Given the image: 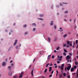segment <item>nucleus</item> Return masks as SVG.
I'll return each instance as SVG.
<instances>
[{"instance_id": "nucleus-1", "label": "nucleus", "mask_w": 78, "mask_h": 78, "mask_svg": "<svg viewBox=\"0 0 78 78\" xmlns=\"http://www.w3.org/2000/svg\"><path fill=\"white\" fill-rule=\"evenodd\" d=\"M23 73L22 72L21 74L19 76V78H22V76H23Z\"/></svg>"}, {"instance_id": "nucleus-2", "label": "nucleus", "mask_w": 78, "mask_h": 78, "mask_svg": "<svg viewBox=\"0 0 78 78\" xmlns=\"http://www.w3.org/2000/svg\"><path fill=\"white\" fill-rule=\"evenodd\" d=\"M71 68V65H70L69 66L67 67V70L69 71L70 70V68Z\"/></svg>"}, {"instance_id": "nucleus-3", "label": "nucleus", "mask_w": 78, "mask_h": 78, "mask_svg": "<svg viewBox=\"0 0 78 78\" xmlns=\"http://www.w3.org/2000/svg\"><path fill=\"white\" fill-rule=\"evenodd\" d=\"M70 59V56L69 55H67L66 57V59L69 60V59Z\"/></svg>"}, {"instance_id": "nucleus-4", "label": "nucleus", "mask_w": 78, "mask_h": 78, "mask_svg": "<svg viewBox=\"0 0 78 78\" xmlns=\"http://www.w3.org/2000/svg\"><path fill=\"white\" fill-rule=\"evenodd\" d=\"M17 40H16L14 43V46H15V45H16V44H17Z\"/></svg>"}, {"instance_id": "nucleus-5", "label": "nucleus", "mask_w": 78, "mask_h": 78, "mask_svg": "<svg viewBox=\"0 0 78 78\" xmlns=\"http://www.w3.org/2000/svg\"><path fill=\"white\" fill-rule=\"evenodd\" d=\"M66 42H67V44L68 45L70 44H70H71L72 43V42H69V41H67Z\"/></svg>"}, {"instance_id": "nucleus-6", "label": "nucleus", "mask_w": 78, "mask_h": 78, "mask_svg": "<svg viewBox=\"0 0 78 78\" xmlns=\"http://www.w3.org/2000/svg\"><path fill=\"white\" fill-rule=\"evenodd\" d=\"M2 66H5V65H6V63L5 62H4L2 63Z\"/></svg>"}, {"instance_id": "nucleus-7", "label": "nucleus", "mask_w": 78, "mask_h": 78, "mask_svg": "<svg viewBox=\"0 0 78 78\" xmlns=\"http://www.w3.org/2000/svg\"><path fill=\"white\" fill-rule=\"evenodd\" d=\"M71 72H73L74 71V68H72L71 69Z\"/></svg>"}, {"instance_id": "nucleus-8", "label": "nucleus", "mask_w": 78, "mask_h": 78, "mask_svg": "<svg viewBox=\"0 0 78 78\" xmlns=\"http://www.w3.org/2000/svg\"><path fill=\"white\" fill-rule=\"evenodd\" d=\"M31 75L32 76H33V70H32L31 72Z\"/></svg>"}, {"instance_id": "nucleus-9", "label": "nucleus", "mask_w": 78, "mask_h": 78, "mask_svg": "<svg viewBox=\"0 0 78 78\" xmlns=\"http://www.w3.org/2000/svg\"><path fill=\"white\" fill-rule=\"evenodd\" d=\"M58 76H59V78H62V74L59 75Z\"/></svg>"}, {"instance_id": "nucleus-10", "label": "nucleus", "mask_w": 78, "mask_h": 78, "mask_svg": "<svg viewBox=\"0 0 78 78\" xmlns=\"http://www.w3.org/2000/svg\"><path fill=\"white\" fill-rule=\"evenodd\" d=\"M67 34H66L63 36V37L65 38L66 37H67Z\"/></svg>"}, {"instance_id": "nucleus-11", "label": "nucleus", "mask_w": 78, "mask_h": 78, "mask_svg": "<svg viewBox=\"0 0 78 78\" xmlns=\"http://www.w3.org/2000/svg\"><path fill=\"white\" fill-rule=\"evenodd\" d=\"M51 25L52 26V25H53V21H51Z\"/></svg>"}, {"instance_id": "nucleus-12", "label": "nucleus", "mask_w": 78, "mask_h": 78, "mask_svg": "<svg viewBox=\"0 0 78 78\" xmlns=\"http://www.w3.org/2000/svg\"><path fill=\"white\" fill-rule=\"evenodd\" d=\"M51 67H50L49 68V72H51Z\"/></svg>"}, {"instance_id": "nucleus-13", "label": "nucleus", "mask_w": 78, "mask_h": 78, "mask_svg": "<svg viewBox=\"0 0 78 78\" xmlns=\"http://www.w3.org/2000/svg\"><path fill=\"white\" fill-rule=\"evenodd\" d=\"M50 56H51V55H48V59H50Z\"/></svg>"}, {"instance_id": "nucleus-14", "label": "nucleus", "mask_w": 78, "mask_h": 78, "mask_svg": "<svg viewBox=\"0 0 78 78\" xmlns=\"http://www.w3.org/2000/svg\"><path fill=\"white\" fill-rule=\"evenodd\" d=\"M8 68L9 69V70H11V66H9L8 67Z\"/></svg>"}, {"instance_id": "nucleus-15", "label": "nucleus", "mask_w": 78, "mask_h": 78, "mask_svg": "<svg viewBox=\"0 0 78 78\" xmlns=\"http://www.w3.org/2000/svg\"><path fill=\"white\" fill-rule=\"evenodd\" d=\"M32 26L36 27V25L35 23H33L32 24Z\"/></svg>"}, {"instance_id": "nucleus-16", "label": "nucleus", "mask_w": 78, "mask_h": 78, "mask_svg": "<svg viewBox=\"0 0 78 78\" xmlns=\"http://www.w3.org/2000/svg\"><path fill=\"white\" fill-rule=\"evenodd\" d=\"M64 67H62V66H61L60 67V69H61L62 70H64Z\"/></svg>"}, {"instance_id": "nucleus-17", "label": "nucleus", "mask_w": 78, "mask_h": 78, "mask_svg": "<svg viewBox=\"0 0 78 78\" xmlns=\"http://www.w3.org/2000/svg\"><path fill=\"white\" fill-rule=\"evenodd\" d=\"M63 75L64 76H66V74L65 73H63Z\"/></svg>"}, {"instance_id": "nucleus-18", "label": "nucleus", "mask_w": 78, "mask_h": 78, "mask_svg": "<svg viewBox=\"0 0 78 78\" xmlns=\"http://www.w3.org/2000/svg\"><path fill=\"white\" fill-rule=\"evenodd\" d=\"M58 58H62V56H60L59 57V56H58Z\"/></svg>"}, {"instance_id": "nucleus-19", "label": "nucleus", "mask_w": 78, "mask_h": 78, "mask_svg": "<svg viewBox=\"0 0 78 78\" xmlns=\"http://www.w3.org/2000/svg\"><path fill=\"white\" fill-rule=\"evenodd\" d=\"M48 41L49 42H50V41H51V39H50V38L49 37H48Z\"/></svg>"}, {"instance_id": "nucleus-20", "label": "nucleus", "mask_w": 78, "mask_h": 78, "mask_svg": "<svg viewBox=\"0 0 78 78\" xmlns=\"http://www.w3.org/2000/svg\"><path fill=\"white\" fill-rule=\"evenodd\" d=\"M9 76H11V75H12V73H10L9 74Z\"/></svg>"}, {"instance_id": "nucleus-21", "label": "nucleus", "mask_w": 78, "mask_h": 78, "mask_svg": "<svg viewBox=\"0 0 78 78\" xmlns=\"http://www.w3.org/2000/svg\"><path fill=\"white\" fill-rule=\"evenodd\" d=\"M59 29L61 30H60V31H63V30H62V28H60Z\"/></svg>"}, {"instance_id": "nucleus-22", "label": "nucleus", "mask_w": 78, "mask_h": 78, "mask_svg": "<svg viewBox=\"0 0 78 78\" xmlns=\"http://www.w3.org/2000/svg\"><path fill=\"white\" fill-rule=\"evenodd\" d=\"M64 52H65V53H67V51L66 50V49H64Z\"/></svg>"}, {"instance_id": "nucleus-23", "label": "nucleus", "mask_w": 78, "mask_h": 78, "mask_svg": "<svg viewBox=\"0 0 78 78\" xmlns=\"http://www.w3.org/2000/svg\"><path fill=\"white\" fill-rule=\"evenodd\" d=\"M39 16L41 17H43V16H44V15H43L40 14V15Z\"/></svg>"}, {"instance_id": "nucleus-24", "label": "nucleus", "mask_w": 78, "mask_h": 78, "mask_svg": "<svg viewBox=\"0 0 78 78\" xmlns=\"http://www.w3.org/2000/svg\"><path fill=\"white\" fill-rule=\"evenodd\" d=\"M38 20H43L44 19H42V18H38Z\"/></svg>"}, {"instance_id": "nucleus-25", "label": "nucleus", "mask_w": 78, "mask_h": 78, "mask_svg": "<svg viewBox=\"0 0 78 78\" xmlns=\"http://www.w3.org/2000/svg\"><path fill=\"white\" fill-rule=\"evenodd\" d=\"M75 64L76 66H77V65H78V62H75Z\"/></svg>"}, {"instance_id": "nucleus-26", "label": "nucleus", "mask_w": 78, "mask_h": 78, "mask_svg": "<svg viewBox=\"0 0 78 78\" xmlns=\"http://www.w3.org/2000/svg\"><path fill=\"white\" fill-rule=\"evenodd\" d=\"M65 14H67V13H68V11H65Z\"/></svg>"}, {"instance_id": "nucleus-27", "label": "nucleus", "mask_w": 78, "mask_h": 78, "mask_svg": "<svg viewBox=\"0 0 78 78\" xmlns=\"http://www.w3.org/2000/svg\"><path fill=\"white\" fill-rule=\"evenodd\" d=\"M36 30V28H34L33 29V31H34Z\"/></svg>"}, {"instance_id": "nucleus-28", "label": "nucleus", "mask_w": 78, "mask_h": 78, "mask_svg": "<svg viewBox=\"0 0 78 78\" xmlns=\"http://www.w3.org/2000/svg\"><path fill=\"white\" fill-rule=\"evenodd\" d=\"M63 55L64 56H66V53L65 52H64L63 53Z\"/></svg>"}, {"instance_id": "nucleus-29", "label": "nucleus", "mask_w": 78, "mask_h": 78, "mask_svg": "<svg viewBox=\"0 0 78 78\" xmlns=\"http://www.w3.org/2000/svg\"><path fill=\"white\" fill-rule=\"evenodd\" d=\"M47 69H46L45 70H44L45 73H46L47 72Z\"/></svg>"}, {"instance_id": "nucleus-30", "label": "nucleus", "mask_w": 78, "mask_h": 78, "mask_svg": "<svg viewBox=\"0 0 78 78\" xmlns=\"http://www.w3.org/2000/svg\"><path fill=\"white\" fill-rule=\"evenodd\" d=\"M23 27H24V28H26V27H27V25L25 24L24 25V26H23Z\"/></svg>"}, {"instance_id": "nucleus-31", "label": "nucleus", "mask_w": 78, "mask_h": 78, "mask_svg": "<svg viewBox=\"0 0 78 78\" xmlns=\"http://www.w3.org/2000/svg\"><path fill=\"white\" fill-rule=\"evenodd\" d=\"M62 67H64V64H62Z\"/></svg>"}, {"instance_id": "nucleus-32", "label": "nucleus", "mask_w": 78, "mask_h": 78, "mask_svg": "<svg viewBox=\"0 0 78 78\" xmlns=\"http://www.w3.org/2000/svg\"><path fill=\"white\" fill-rule=\"evenodd\" d=\"M78 44V40H76V45H77V44Z\"/></svg>"}, {"instance_id": "nucleus-33", "label": "nucleus", "mask_w": 78, "mask_h": 78, "mask_svg": "<svg viewBox=\"0 0 78 78\" xmlns=\"http://www.w3.org/2000/svg\"><path fill=\"white\" fill-rule=\"evenodd\" d=\"M59 48H60L59 47H57V49H56L57 50H59Z\"/></svg>"}, {"instance_id": "nucleus-34", "label": "nucleus", "mask_w": 78, "mask_h": 78, "mask_svg": "<svg viewBox=\"0 0 78 78\" xmlns=\"http://www.w3.org/2000/svg\"><path fill=\"white\" fill-rule=\"evenodd\" d=\"M76 68H77V67H76V66H74V69H76Z\"/></svg>"}, {"instance_id": "nucleus-35", "label": "nucleus", "mask_w": 78, "mask_h": 78, "mask_svg": "<svg viewBox=\"0 0 78 78\" xmlns=\"http://www.w3.org/2000/svg\"><path fill=\"white\" fill-rule=\"evenodd\" d=\"M63 47H66V44H64L63 45Z\"/></svg>"}, {"instance_id": "nucleus-36", "label": "nucleus", "mask_w": 78, "mask_h": 78, "mask_svg": "<svg viewBox=\"0 0 78 78\" xmlns=\"http://www.w3.org/2000/svg\"><path fill=\"white\" fill-rule=\"evenodd\" d=\"M48 65H50V64H47L46 65V67H48Z\"/></svg>"}, {"instance_id": "nucleus-37", "label": "nucleus", "mask_w": 78, "mask_h": 78, "mask_svg": "<svg viewBox=\"0 0 78 78\" xmlns=\"http://www.w3.org/2000/svg\"><path fill=\"white\" fill-rule=\"evenodd\" d=\"M18 47H19V46H18V45H17L16 46V49H17L18 48Z\"/></svg>"}, {"instance_id": "nucleus-38", "label": "nucleus", "mask_w": 78, "mask_h": 78, "mask_svg": "<svg viewBox=\"0 0 78 78\" xmlns=\"http://www.w3.org/2000/svg\"><path fill=\"white\" fill-rule=\"evenodd\" d=\"M54 27L55 29H56V25H55Z\"/></svg>"}, {"instance_id": "nucleus-39", "label": "nucleus", "mask_w": 78, "mask_h": 78, "mask_svg": "<svg viewBox=\"0 0 78 78\" xmlns=\"http://www.w3.org/2000/svg\"><path fill=\"white\" fill-rule=\"evenodd\" d=\"M65 70L66 72L67 71V67H66L65 69Z\"/></svg>"}, {"instance_id": "nucleus-40", "label": "nucleus", "mask_w": 78, "mask_h": 78, "mask_svg": "<svg viewBox=\"0 0 78 78\" xmlns=\"http://www.w3.org/2000/svg\"><path fill=\"white\" fill-rule=\"evenodd\" d=\"M57 40V38L56 37H55V39L54 40V41H56Z\"/></svg>"}, {"instance_id": "nucleus-41", "label": "nucleus", "mask_w": 78, "mask_h": 78, "mask_svg": "<svg viewBox=\"0 0 78 78\" xmlns=\"http://www.w3.org/2000/svg\"><path fill=\"white\" fill-rule=\"evenodd\" d=\"M13 78H17V76H15Z\"/></svg>"}, {"instance_id": "nucleus-42", "label": "nucleus", "mask_w": 78, "mask_h": 78, "mask_svg": "<svg viewBox=\"0 0 78 78\" xmlns=\"http://www.w3.org/2000/svg\"><path fill=\"white\" fill-rule=\"evenodd\" d=\"M52 58L53 59H54L55 58V56H54V55H52Z\"/></svg>"}, {"instance_id": "nucleus-43", "label": "nucleus", "mask_w": 78, "mask_h": 78, "mask_svg": "<svg viewBox=\"0 0 78 78\" xmlns=\"http://www.w3.org/2000/svg\"><path fill=\"white\" fill-rule=\"evenodd\" d=\"M27 34H28V33H27V32H25V35H27Z\"/></svg>"}, {"instance_id": "nucleus-44", "label": "nucleus", "mask_w": 78, "mask_h": 78, "mask_svg": "<svg viewBox=\"0 0 78 78\" xmlns=\"http://www.w3.org/2000/svg\"><path fill=\"white\" fill-rule=\"evenodd\" d=\"M7 61H8V59L7 58H6L5 59V62H7Z\"/></svg>"}, {"instance_id": "nucleus-45", "label": "nucleus", "mask_w": 78, "mask_h": 78, "mask_svg": "<svg viewBox=\"0 0 78 78\" xmlns=\"http://www.w3.org/2000/svg\"><path fill=\"white\" fill-rule=\"evenodd\" d=\"M11 66H12V67H13L14 66L13 65V63H12V64H11Z\"/></svg>"}, {"instance_id": "nucleus-46", "label": "nucleus", "mask_w": 78, "mask_h": 78, "mask_svg": "<svg viewBox=\"0 0 78 78\" xmlns=\"http://www.w3.org/2000/svg\"><path fill=\"white\" fill-rule=\"evenodd\" d=\"M56 73L57 74H58V73H59V72H58V70L56 71Z\"/></svg>"}, {"instance_id": "nucleus-47", "label": "nucleus", "mask_w": 78, "mask_h": 78, "mask_svg": "<svg viewBox=\"0 0 78 78\" xmlns=\"http://www.w3.org/2000/svg\"><path fill=\"white\" fill-rule=\"evenodd\" d=\"M69 55L70 56H72V54H71V53H69Z\"/></svg>"}, {"instance_id": "nucleus-48", "label": "nucleus", "mask_w": 78, "mask_h": 78, "mask_svg": "<svg viewBox=\"0 0 78 78\" xmlns=\"http://www.w3.org/2000/svg\"><path fill=\"white\" fill-rule=\"evenodd\" d=\"M54 53H56V50H55L54 51Z\"/></svg>"}, {"instance_id": "nucleus-49", "label": "nucleus", "mask_w": 78, "mask_h": 78, "mask_svg": "<svg viewBox=\"0 0 78 78\" xmlns=\"http://www.w3.org/2000/svg\"><path fill=\"white\" fill-rule=\"evenodd\" d=\"M54 71H53V70L52 71L51 73V74H53V72H54Z\"/></svg>"}, {"instance_id": "nucleus-50", "label": "nucleus", "mask_w": 78, "mask_h": 78, "mask_svg": "<svg viewBox=\"0 0 78 78\" xmlns=\"http://www.w3.org/2000/svg\"><path fill=\"white\" fill-rule=\"evenodd\" d=\"M70 47H71L72 46V44H71L70 45H69Z\"/></svg>"}, {"instance_id": "nucleus-51", "label": "nucleus", "mask_w": 78, "mask_h": 78, "mask_svg": "<svg viewBox=\"0 0 78 78\" xmlns=\"http://www.w3.org/2000/svg\"><path fill=\"white\" fill-rule=\"evenodd\" d=\"M75 45V42H74L73 43V46H74Z\"/></svg>"}, {"instance_id": "nucleus-52", "label": "nucleus", "mask_w": 78, "mask_h": 78, "mask_svg": "<svg viewBox=\"0 0 78 78\" xmlns=\"http://www.w3.org/2000/svg\"><path fill=\"white\" fill-rule=\"evenodd\" d=\"M51 76H52V75H51L50 76H49L50 78H51Z\"/></svg>"}, {"instance_id": "nucleus-53", "label": "nucleus", "mask_w": 78, "mask_h": 78, "mask_svg": "<svg viewBox=\"0 0 78 78\" xmlns=\"http://www.w3.org/2000/svg\"><path fill=\"white\" fill-rule=\"evenodd\" d=\"M12 61H10V63H12Z\"/></svg>"}, {"instance_id": "nucleus-54", "label": "nucleus", "mask_w": 78, "mask_h": 78, "mask_svg": "<svg viewBox=\"0 0 78 78\" xmlns=\"http://www.w3.org/2000/svg\"><path fill=\"white\" fill-rule=\"evenodd\" d=\"M70 76H68V78H70Z\"/></svg>"}, {"instance_id": "nucleus-55", "label": "nucleus", "mask_w": 78, "mask_h": 78, "mask_svg": "<svg viewBox=\"0 0 78 78\" xmlns=\"http://www.w3.org/2000/svg\"><path fill=\"white\" fill-rule=\"evenodd\" d=\"M64 20L66 22H67V20H66V19H64Z\"/></svg>"}, {"instance_id": "nucleus-56", "label": "nucleus", "mask_w": 78, "mask_h": 78, "mask_svg": "<svg viewBox=\"0 0 78 78\" xmlns=\"http://www.w3.org/2000/svg\"><path fill=\"white\" fill-rule=\"evenodd\" d=\"M57 63H58V64H59V61H58L57 62Z\"/></svg>"}, {"instance_id": "nucleus-57", "label": "nucleus", "mask_w": 78, "mask_h": 78, "mask_svg": "<svg viewBox=\"0 0 78 78\" xmlns=\"http://www.w3.org/2000/svg\"><path fill=\"white\" fill-rule=\"evenodd\" d=\"M5 32H8V30H5Z\"/></svg>"}, {"instance_id": "nucleus-58", "label": "nucleus", "mask_w": 78, "mask_h": 78, "mask_svg": "<svg viewBox=\"0 0 78 78\" xmlns=\"http://www.w3.org/2000/svg\"><path fill=\"white\" fill-rule=\"evenodd\" d=\"M53 66V65L52 64H51L50 65V66Z\"/></svg>"}, {"instance_id": "nucleus-59", "label": "nucleus", "mask_w": 78, "mask_h": 78, "mask_svg": "<svg viewBox=\"0 0 78 78\" xmlns=\"http://www.w3.org/2000/svg\"><path fill=\"white\" fill-rule=\"evenodd\" d=\"M61 59H62V58H59V61H61Z\"/></svg>"}, {"instance_id": "nucleus-60", "label": "nucleus", "mask_w": 78, "mask_h": 78, "mask_svg": "<svg viewBox=\"0 0 78 78\" xmlns=\"http://www.w3.org/2000/svg\"><path fill=\"white\" fill-rule=\"evenodd\" d=\"M67 48H69V45H67Z\"/></svg>"}, {"instance_id": "nucleus-61", "label": "nucleus", "mask_w": 78, "mask_h": 78, "mask_svg": "<svg viewBox=\"0 0 78 78\" xmlns=\"http://www.w3.org/2000/svg\"><path fill=\"white\" fill-rule=\"evenodd\" d=\"M55 68H57V67H58V66H55Z\"/></svg>"}, {"instance_id": "nucleus-62", "label": "nucleus", "mask_w": 78, "mask_h": 78, "mask_svg": "<svg viewBox=\"0 0 78 78\" xmlns=\"http://www.w3.org/2000/svg\"><path fill=\"white\" fill-rule=\"evenodd\" d=\"M76 74V73H73V75H75Z\"/></svg>"}, {"instance_id": "nucleus-63", "label": "nucleus", "mask_w": 78, "mask_h": 78, "mask_svg": "<svg viewBox=\"0 0 78 78\" xmlns=\"http://www.w3.org/2000/svg\"><path fill=\"white\" fill-rule=\"evenodd\" d=\"M56 7L57 8H59V5H57Z\"/></svg>"}, {"instance_id": "nucleus-64", "label": "nucleus", "mask_w": 78, "mask_h": 78, "mask_svg": "<svg viewBox=\"0 0 78 78\" xmlns=\"http://www.w3.org/2000/svg\"><path fill=\"white\" fill-rule=\"evenodd\" d=\"M76 58H77V59H78V55L77 56Z\"/></svg>"}]
</instances>
